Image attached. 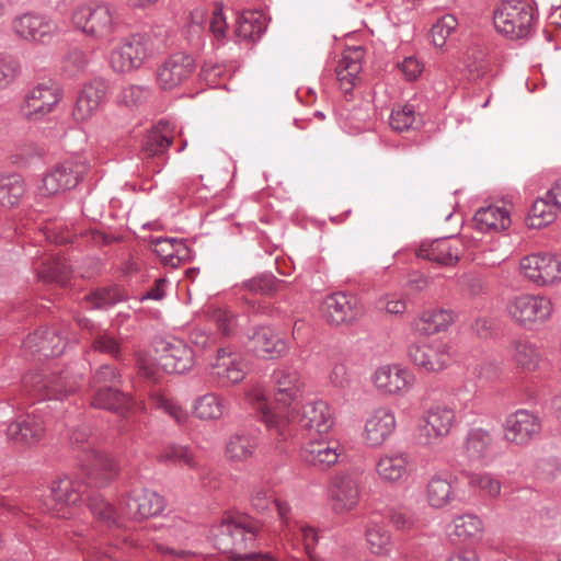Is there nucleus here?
Here are the masks:
<instances>
[{"label": "nucleus", "mask_w": 561, "mask_h": 561, "mask_svg": "<svg viewBox=\"0 0 561 561\" xmlns=\"http://www.w3.org/2000/svg\"><path fill=\"white\" fill-rule=\"evenodd\" d=\"M274 399L277 407H273L266 392L255 388L248 393L253 409L260 413L262 422L271 433L275 434L273 447L276 454L285 453L287 428L293 414L291 405L302 396L304 381L298 371L280 368L273 373Z\"/></svg>", "instance_id": "f257e3e1"}, {"label": "nucleus", "mask_w": 561, "mask_h": 561, "mask_svg": "<svg viewBox=\"0 0 561 561\" xmlns=\"http://www.w3.org/2000/svg\"><path fill=\"white\" fill-rule=\"evenodd\" d=\"M262 524L253 517L245 514H232L222 518L221 533L228 538L218 539V543L224 549L232 552L236 560L257 559L259 561H277L278 558L271 553L245 554L244 549L252 546Z\"/></svg>", "instance_id": "f03ea898"}, {"label": "nucleus", "mask_w": 561, "mask_h": 561, "mask_svg": "<svg viewBox=\"0 0 561 561\" xmlns=\"http://www.w3.org/2000/svg\"><path fill=\"white\" fill-rule=\"evenodd\" d=\"M536 22L530 0H502L493 12V24L501 35H529Z\"/></svg>", "instance_id": "7ed1b4c3"}, {"label": "nucleus", "mask_w": 561, "mask_h": 561, "mask_svg": "<svg viewBox=\"0 0 561 561\" xmlns=\"http://www.w3.org/2000/svg\"><path fill=\"white\" fill-rule=\"evenodd\" d=\"M457 423L455 409L447 404H434L426 409L416 430L420 446L434 449L443 444Z\"/></svg>", "instance_id": "20e7f679"}, {"label": "nucleus", "mask_w": 561, "mask_h": 561, "mask_svg": "<svg viewBox=\"0 0 561 561\" xmlns=\"http://www.w3.org/2000/svg\"><path fill=\"white\" fill-rule=\"evenodd\" d=\"M506 313L517 325L533 329L547 322L553 312V305L543 295L522 294L508 299Z\"/></svg>", "instance_id": "39448f33"}, {"label": "nucleus", "mask_w": 561, "mask_h": 561, "mask_svg": "<svg viewBox=\"0 0 561 561\" xmlns=\"http://www.w3.org/2000/svg\"><path fill=\"white\" fill-rule=\"evenodd\" d=\"M76 31L84 35H107L122 32V26L113 19L108 5L100 3L81 4L71 15Z\"/></svg>", "instance_id": "423d86ee"}, {"label": "nucleus", "mask_w": 561, "mask_h": 561, "mask_svg": "<svg viewBox=\"0 0 561 561\" xmlns=\"http://www.w3.org/2000/svg\"><path fill=\"white\" fill-rule=\"evenodd\" d=\"M360 495V478L351 471L335 474L328 488L329 505L336 515H346L354 511L359 504Z\"/></svg>", "instance_id": "0eeeda50"}, {"label": "nucleus", "mask_w": 561, "mask_h": 561, "mask_svg": "<svg viewBox=\"0 0 561 561\" xmlns=\"http://www.w3.org/2000/svg\"><path fill=\"white\" fill-rule=\"evenodd\" d=\"M159 46L152 37H126L111 54V66L115 71L127 72L139 68Z\"/></svg>", "instance_id": "6e6552de"}, {"label": "nucleus", "mask_w": 561, "mask_h": 561, "mask_svg": "<svg viewBox=\"0 0 561 561\" xmlns=\"http://www.w3.org/2000/svg\"><path fill=\"white\" fill-rule=\"evenodd\" d=\"M519 273L539 287L551 286L561 282V257L550 253L525 255L519 261Z\"/></svg>", "instance_id": "1a4fd4ad"}, {"label": "nucleus", "mask_w": 561, "mask_h": 561, "mask_svg": "<svg viewBox=\"0 0 561 561\" xmlns=\"http://www.w3.org/2000/svg\"><path fill=\"white\" fill-rule=\"evenodd\" d=\"M410 362L426 373H439L448 367L451 357L448 345L440 340L417 341L408 347Z\"/></svg>", "instance_id": "9d476101"}, {"label": "nucleus", "mask_w": 561, "mask_h": 561, "mask_svg": "<svg viewBox=\"0 0 561 561\" xmlns=\"http://www.w3.org/2000/svg\"><path fill=\"white\" fill-rule=\"evenodd\" d=\"M374 389L387 397H402L414 386L413 374L402 365L386 364L377 367L370 376Z\"/></svg>", "instance_id": "9b49d317"}, {"label": "nucleus", "mask_w": 561, "mask_h": 561, "mask_svg": "<svg viewBox=\"0 0 561 561\" xmlns=\"http://www.w3.org/2000/svg\"><path fill=\"white\" fill-rule=\"evenodd\" d=\"M248 373V364L243 356L229 347L219 348L209 365V375L220 388L241 382Z\"/></svg>", "instance_id": "f8f14e48"}, {"label": "nucleus", "mask_w": 561, "mask_h": 561, "mask_svg": "<svg viewBox=\"0 0 561 561\" xmlns=\"http://www.w3.org/2000/svg\"><path fill=\"white\" fill-rule=\"evenodd\" d=\"M397 417L394 411L387 405L374 409L365 420L362 438L366 446L378 448L394 433Z\"/></svg>", "instance_id": "ddd939ff"}, {"label": "nucleus", "mask_w": 561, "mask_h": 561, "mask_svg": "<svg viewBox=\"0 0 561 561\" xmlns=\"http://www.w3.org/2000/svg\"><path fill=\"white\" fill-rule=\"evenodd\" d=\"M541 424L534 413L528 410H517L508 414L502 425L503 439L516 446H524L540 432Z\"/></svg>", "instance_id": "4468645a"}, {"label": "nucleus", "mask_w": 561, "mask_h": 561, "mask_svg": "<svg viewBox=\"0 0 561 561\" xmlns=\"http://www.w3.org/2000/svg\"><path fill=\"white\" fill-rule=\"evenodd\" d=\"M322 318L330 324H348L362 314L356 296L345 293H334L327 296L320 307Z\"/></svg>", "instance_id": "2eb2a0df"}, {"label": "nucleus", "mask_w": 561, "mask_h": 561, "mask_svg": "<svg viewBox=\"0 0 561 561\" xmlns=\"http://www.w3.org/2000/svg\"><path fill=\"white\" fill-rule=\"evenodd\" d=\"M316 437H310L301 447V459L306 463L321 469H328L337 463L339 458L344 453L341 443L328 436Z\"/></svg>", "instance_id": "dca6fc26"}, {"label": "nucleus", "mask_w": 561, "mask_h": 561, "mask_svg": "<svg viewBox=\"0 0 561 561\" xmlns=\"http://www.w3.org/2000/svg\"><path fill=\"white\" fill-rule=\"evenodd\" d=\"M412 472V460L407 453H382L376 460L375 473L377 478L388 485L405 482Z\"/></svg>", "instance_id": "f3484780"}, {"label": "nucleus", "mask_w": 561, "mask_h": 561, "mask_svg": "<svg viewBox=\"0 0 561 561\" xmlns=\"http://www.w3.org/2000/svg\"><path fill=\"white\" fill-rule=\"evenodd\" d=\"M193 69L194 61L191 56L185 54L172 55L158 67L156 82L161 90H172L186 80Z\"/></svg>", "instance_id": "a211bd4d"}, {"label": "nucleus", "mask_w": 561, "mask_h": 561, "mask_svg": "<svg viewBox=\"0 0 561 561\" xmlns=\"http://www.w3.org/2000/svg\"><path fill=\"white\" fill-rule=\"evenodd\" d=\"M301 427L306 430L310 437L328 436L335 425V416L332 408L322 400L308 402L299 420Z\"/></svg>", "instance_id": "6ab92c4d"}, {"label": "nucleus", "mask_w": 561, "mask_h": 561, "mask_svg": "<svg viewBox=\"0 0 561 561\" xmlns=\"http://www.w3.org/2000/svg\"><path fill=\"white\" fill-rule=\"evenodd\" d=\"M158 364L165 373L183 374L193 366V352L182 340L163 341Z\"/></svg>", "instance_id": "aec40b11"}, {"label": "nucleus", "mask_w": 561, "mask_h": 561, "mask_svg": "<svg viewBox=\"0 0 561 561\" xmlns=\"http://www.w3.org/2000/svg\"><path fill=\"white\" fill-rule=\"evenodd\" d=\"M463 244L456 238H444L424 242L417 250V256L439 265H453L462 255Z\"/></svg>", "instance_id": "412c9836"}, {"label": "nucleus", "mask_w": 561, "mask_h": 561, "mask_svg": "<svg viewBox=\"0 0 561 561\" xmlns=\"http://www.w3.org/2000/svg\"><path fill=\"white\" fill-rule=\"evenodd\" d=\"M250 503L257 512L266 511L271 503H275L278 519L282 525V534L289 536L291 533L290 506L275 499L273 488L267 483H260L253 486L250 495Z\"/></svg>", "instance_id": "4be33fe9"}, {"label": "nucleus", "mask_w": 561, "mask_h": 561, "mask_svg": "<svg viewBox=\"0 0 561 561\" xmlns=\"http://www.w3.org/2000/svg\"><path fill=\"white\" fill-rule=\"evenodd\" d=\"M82 468L90 474L96 484L107 483L118 472V466L108 455L89 446L84 449Z\"/></svg>", "instance_id": "5701e85b"}, {"label": "nucleus", "mask_w": 561, "mask_h": 561, "mask_svg": "<svg viewBox=\"0 0 561 561\" xmlns=\"http://www.w3.org/2000/svg\"><path fill=\"white\" fill-rule=\"evenodd\" d=\"M458 478L448 471L434 474L426 485V501L431 507L443 508L455 500Z\"/></svg>", "instance_id": "b1692460"}, {"label": "nucleus", "mask_w": 561, "mask_h": 561, "mask_svg": "<svg viewBox=\"0 0 561 561\" xmlns=\"http://www.w3.org/2000/svg\"><path fill=\"white\" fill-rule=\"evenodd\" d=\"M106 85L102 80H93L83 85L72 112L77 122H85L90 119L99 110L104 99Z\"/></svg>", "instance_id": "393cba45"}, {"label": "nucleus", "mask_w": 561, "mask_h": 561, "mask_svg": "<svg viewBox=\"0 0 561 561\" xmlns=\"http://www.w3.org/2000/svg\"><path fill=\"white\" fill-rule=\"evenodd\" d=\"M251 351L260 358L276 359L287 350L286 341L270 328H260L250 339Z\"/></svg>", "instance_id": "a878e982"}, {"label": "nucleus", "mask_w": 561, "mask_h": 561, "mask_svg": "<svg viewBox=\"0 0 561 561\" xmlns=\"http://www.w3.org/2000/svg\"><path fill=\"white\" fill-rule=\"evenodd\" d=\"M41 182L39 193L51 196L75 187L79 182V171H75L72 167L58 164L48 169Z\"/></svg>", "instance_id": "bb28decb"}, {"label": "nucleus", "mask_w": 561, "mask_h": 561, "mask_svg": "<svg viewBox=\"0 0 561 561\" xmlns=\"http://www.w3.org/2000/svg\"><path fill=\"white\" fill-rule=\"evenodd\" d=\"M206 28H208L211 35H226L228 23L221 3L215 4L209 19L206 18V12L202 8H196L190 12L188 32L191 34H201Z\"/></svg>", "instance_id": "cd10ccee"}, {"label": "nucleus", "mask_w": 561, "mask_h": 561, "mask_svg": "<svg viewBox=\"0 0 561 561\" xmlns=\"http://www.w3.org/2000/svg\"><path fill=\"white\" fill-rule=\"evenodd\" d=\"M126 508L130 517L144 519L161 513L164 508V501L153 491L136 490L130 494Z\"/></svg>", "instance_id": "c85d7f7f"}, {"label": "nucleus", "mask_w": 561, "mask_h": 561, "mask_svg": "<svg viewBox=\"0 0 561 561\" xmlns=\"http://www.w3.org/2000/svg\"><path fill=\"white\" fill-rule=\"evenodd\" d=\"M473 224L481 232H501L510 228L511 213L505 206L496 204L481 207L474 214Z\"/></svg>", "instance_id": "c756f323"}, {"label": "nucleus", "mask_w": 561, "mask_h": 561, "mask_svg": "<svg viewBox=\"0 0 561 561\" xmlns=\"http://www.w3.org/2000/svg\"><path fill=\"white\" fill-rule=\"evenodd\" d=\"M448 534L459 542H477L484 535V523L472 513L456 515L448 525Z\"/></svg>", "instance_id": "7c9ffc66"}, {"label": "nucleus", "mask_w": 561, "mask_h": 561, "mask_svg": "<svg viewBox=\"0 0 561 561\" xmlns=\"http://www.w3.org/2000/svg\"><path fill=\"white\" fill-rule=\"evenodd\" d=\"M56 505H75L87 491V484L79 478L59 477L47 488Z\"/></svg>", "instance_id": "2f4dec72"}, {"label": "nucleus", "mask_w": 561, "mask_h": 561, "mask_svg": "<svg viewBox=\"0 0 561 561\" xmlns=\"http://www.w3.org/2000/svg\"><path fill=\"white\" fill-rule=\"evenodd\" d=\"M153 251L164 265L178 267L191 260V252L187 245L173 238H159L152 242Z\"/></svg>", "instance_id": "473e14b6"}, {"label": "nucleus", "mask_w": 561, "mask_h": 561, "mask_svg": "<svg viewBox=\"0 0 561 561\" xmlns=\"http://www.w3.org/2000/svg\"><path fill=\"white\" fill-rule=\"evenodd\" d=\"M259 447V437L251 433H237L229 437L225 456L231 462H245L252 458Z\"/></svg>", "instance_id": "72a5a7b5"}, {"label": "nucleus", "mask_w": 561, "mask_h": 561, "mask_svg": "<svg viewBox=\"0 0 561 561\" xmlns=\"http://www.w3.org/2000/svg\"><path fill=\"white\" fill-rule=\"evenodd\" d=\"M514 364L523 370L535 371L542 359L538 345L527 339L514 340L510 348Z\"/></svg>", "instance_id": "f704fd0d"}, {"label": "nucleus", "mask_w": 561, "mask_h": 561, "mask_svg": "<svg viewBox=\"0 0 561 561\" xmlns=\"http://www.w3.org/2000/svg\"><path fill=\"white\" fill-rule=\"evenodd\" d=\"M453 311L446 309H428L414 320V328L423 334H436L446 331L455 321Z\"/></svg>", "instance_id": "c9c22d12"}, {"label": "nucleus", "mask_w": 561, "mask_h": 561, "mask_svg": "<svg viewBox=\"0 0 561 561\" xmlns=\"http://www.w3.org/2000/svg\"><path fill=\"white\" fill-rule=\"evenodd\" d=\"M558 205L549 197V192L538 197L531 205L526 217V225L531 229H541L552 224L559 213Z\"/></svg>", "instance_id": "e433bc0d"}, {"label": "nucleus", "mask_w": 561, "mask_h": 561, "mask_svg": "<svg viewBox=\"0 0 561 561\" xmlns=\"http://www.w3.org/2000/svg\"><path fill=\"white\" fill-rule=\"evenodd\" d=\"M492 445L491 432L482 427H474L469 431L466 438V456L470 461H483L489 457Z\"/></svg>", "instance_id": "4c0bfd02"}, {"label": "nucleus", "mask_w": 561, "mask_h": 561, "mask_svg": "<svg viewBox=\"0 0 561 561\" xmlns=\"http://www.w3.org/2000/svg\"><path fill=\"white\" fill-rule=\"evenodd\" d=\"M365 541L370 553L377 557H388L392 548V535L379 522H369L365 529Z\"/></svg>", "instance_id": "58836bf2"}, {"label": "nucleus", "mask_w": 561, "mask_h": 561, "mask_svg": "<svg viewBox=\"0 0 561 561\" xmlns=\"http://www.w3.org/2000/svg\"><path fill=\"white\" fill-rule=\"evenodd\" d=\"M226 411V400L214 392L199 396L193 403V414L204 421H217L225 415Z\"/></svg>", "instance_id": "ea45409f"}, {"label": "nucleus", "mask_w": 561, "mask_h": 561, "mask_svg": "<svg viewBox=\"0 0 561 561\" xmlns=\"http://www.w3.org/2000/svg\"><path fill=\"white\" fill-rule=\"evenodd\" d=\"M270 21L262 10H244L237 19L234 35H263Z\"/></svg>", "instance_id": "a19ab883"}, {"label": "nucleus", "mask_w": 561, "mask_h": 561, "mask_svg": "<svg viewBox=\"0 0 561 561\" xmlns=\"http://www.w3.org/2000/svg\"><path fill=\"white\" fill-rule=\"evenodd\" d=\"M130 404L131 399L115 387H101L93 398L94 407L107 410L124 411L128 410Z\"/></svg>", "instance_id": "79ce46f5"}, {"label": "nucleus", "mask_w": 561, "mask_h": 561, "mask_svg": "<svg viewBox=\"0 0 561 561\" xmlns=\"http://www.w3.org/2000/svg\"><path fill=\"white\" fill-rule=\"evenodd\" d=\"M61 100L59 84L50 79L43 78L37 82V113H49Z\"/></svg>", "instance_id": "37998d69"}, {"label": "nucleus", "mask_w": 561, "mask_h": 561, "mask_svg": "<svg viewBox=\"0 0 561 561\" xmlns=\"http://www.w3.org/2000/svg\"><path fill=\"white\" fill-rule=\"evenodd\" d=\"M24 192V182L20 175L8 174L0 176V207H13L19 203Z\"/></svg>", "instance_id": "c03bdc74"}, {"label": "nucleus", "mask_w": 561, "mask_h": 561, "mask_svg": "<svg viewBox=\"0 0 561 561\" xmlns=\"http://www.w3.org/2000/svg\"><path fill=\"white\" fill-rule=\"evenodd\" d=\"M172 142L171 130L169 125H164L162 129L150 131L144 144V151L149 156H156L167 150Z\"/></svg>", "instance_id": "a18cd8bd"}, {"label": "nucleus", "mask_w": 561, "mask_h": 561, "mask_svg": "<svg viewBox=\"0 0 561 561\" xmlns=\"http://www.w3.org/2000/svg\"><path fill=\"white\" fill-rule=\"evenodd\" d=\"M33 422L23 417L16 419L7 427V436L10 442L16 445H26L35 436Z\"/></svg>", "instance_id": "49530a36"}, {"label": "nucleus", "mask_w": 561, "mask_h": 561, "mask_svg": "<svg viewBox=\"0 0 561 561\" xmlns=\"http://www.w3.org/2000/svg\"><path fill=\"white\" fill-rule=\"evenodd\" d=\"M22 73L20 61L5 54H0V91L12 84Z\"/></svg>", "instance_id": "de8ad7c7"}, {"label": "nucleus", "mask_w": 561, "mask_h": 561, "mask_svg": "<svg viewBox=\"0 0 561 561\" xmlns=\"http://www.w3.org/2000/svg\"><path fill=\"white\" fill-rule=\"evenodd\" d=\"M469 484L478 489L483 496L495 499L501 493V482L490 473H473L470 476Z\"/></svg>", "instance_id": "09e8293b"}, {"label": "nucleus", "mask_w": 561, "mask_h": 561, "mask_svg": "<svg viewBox=\"0 0 561 561\" xmlns=\"http://www.w3.org/2000/svg\"><path fill=\"white\" fill-rule=\"evenodd\" d=\"M89 508L92 515L107 526L117 525L116 513L114 508L103 497L95 495L89 499Z\"/></svg>", "instance_id": "8fccbe9b"}, {"label": "nucleus", "mask_w": 561, "mask_h": 561, "mask_svg": "<svg viewBox=\"0 0 561 561\" xmlns=\"http://www.w3.org/2000/svg\"><path fill=\"white\" fill-rule=\"evenodd\" d=\"M151 403L157 409L168 413L179 424L187 420V412L160 392H153L151 394Z\"/></svg>", "instance_id": "3c124183"}, {"label": "nucleus", "mask_w": 561, "mask_h": 561, "mask_svg": "<svg viewBox=\"0 0 561 561\" xmlns=\"http://www.w3.org/2000/svg\"><path fill=\"white\" fill-rule=\"evenodd\" d=\"M388 519L394 529L411 531L416 527V518L413 512L405 507H393L388 513Z\"/></svg>", "instance_id": "603ef678"}, {"label": "nucleus", "mask_w": 561, "mask_h": 561, "mask_svg": "<svg viewBox=\"0 0 561 561\" xmlns=\"http://www.w3.org/2000/svg\"><path fill=\"white\" fill-rule=\"evenodd\" d=\"M208 318L214 322L222 335H230L236 328V318L226 309L220 307H210Z\"/></svg>", "instance_id": "864d4df0"}, {"label": "nucleus", "mask_w": 561, "mask_h": 561, "mask_svg": "<svg viewBox=\"0 0 561 561\" xmlns=\"http://www.w3.org/2000/svg\"><path fill=\"white\" fill-rule=\"evenodd\" d=\"M160 458L188 468H194L196 465L192 451L185 446L171 445L161 453Z\"/></svg>", "instance_id": "5fc2aeb1"}, {"label": "nucleus", "mask_w": 561, "mask_h": 561, "mask_svg": "<svg viewBox=\"0 0 561 561\" xmlns=\"http://www.w3.org/2000/svg\"><path fill=\"white\" fill-rule=\"evenodd\" d=\"M124 299V293L118 287L103 288L94 291L88 298L94 308H106Z\"/></svg>", "instance_id": "6e6d98bb"}, {"label": "nucleus", "mask_w": 561, "mask_h": 561, "mask_svg": "<svg viewBox=\"0 0 561 561\" xmlns=\"http://www.w3.org/2000/svg\"><path fill=\"white\" fill-rule=\"evenodd\" d=\"M296 529L300 534L301 542L304 545V549H305L306 553L311 554V550L318 542L317 529L307 524L297 523V522L294 523L291 520V533L289 536L284 535L285 539L288 541H293L295 538Z\"/></svg>", "instance_id": "4d7b16f0"}, {"label": "nucleus", "mask_w": 561, "mask_h": 561, "mask_svg": "<svg viewBox=\"0 0 561 561\" xmlns=\"http://www.w3.org/2000/svg\"><path fill=\"white\" fill-rule=\"evenodd\" d=\"M415 121L414 108L411 105L398 106L392 110L390 126L398 131L409 129Z\"/></svg>", "instance_id": "13d9d810"}, {"label": "nucleus", "mask_w": 561, "mask_h": 561, "mask_svg": "<svg viewBox=\"0 0 561 561\" xmlns=\"http://www.w3.org/2000/svg\"><path fill=\"white\" fill-rule=\"evenodd\" d=\"M146 96L147 90L145 87L129 84L121 90L117 95V101L127 107H134L140 104Z\"/></svg>", "instance_id": "bf43d9fd"}, {"label": "nucleus", "mask_w": 561, "mask_h": 561, "mask_svg": "<svg viewBox=\"0 0 561 561\" xmlns=\"http://www.w3.org/2000/svg\"><path fill=\"white\" fill-rule=\"evenodd\" d=\"M360 70L356 65L353 67H347L344 64H339L336 68V77L340 84V88L343 92L348 93L353 90L358 80V75Z\"/></svg>", "instance_id": "052dcab7"}, {"label": "nucleus", "mask_w": 561, "mask_h": 561, "mask_svg": "<svg viewBox=\"0 0 561 561\" xmlns=\"http://www.w3.org/2000/svg\"><path fill=\"white\" fill-rule=\"evenodd\" d=\"M39 351L43 352L46 357L60 355L64 351L61 336L56 333H45L41 339Z\"/></svg>", "instance_id": "680f3d73"}, {"label": "nucleus", "mask_w": 561, "mask_h": 561, "mask_svg": "<svg viewBox=\"0 0 561 561\" xmlns=\"http://www.w3.org/2000/svg\"><path fill=\"white\" fill-rule=\"evenodd\" d=\"M35 156V147L32 141L19 142L11 156L12 162L19 167L28 164Z\"/></svg>", "instance_id": "e2e57ef3"}, {"label": "nucleus", "mask_w": 561, "mask_h": 561, "mask_svg": "<svg viewBox=\"0 0 561 561\" xmlns=\"http://www.w3.org/2000/svg\"><path fill=\"white\" fill-rule=\"evenodd\" d=\"M93 347L95 351L110 354L114 357H118L119 354V345L117 341L106 333L99 334L94 339Z\"/></svg>", "instance_id": "0e129e2a"}, {"label": "nucleus", "mask_w": 561, "mask_h": 561, "mask_svg": "<svg viewBox=\"0 0 561 561\" xmlns=\"http://www.w3.org/2000/svg\"><path fill=\"white\" fill-rule=\"evenodd\" d=\"M458 21L453 14L439 18L431 27L430 35H450L457 27Z\"/></svg>", "instance_id": "69168bd1"}, {"label": "nucleus", "mask_w": 561, "mask_h": 561, "mask_svg": "<svg viewBox=\"0 0 561 561\" xmlns=\"http://www.w3.org/2000/svg\"><path fill=\"white\" fill-rule=\"evenodd\" d=\"M378 306L390 314H403L407 309L405 301L396 295L381 297L378 301Z\"/></svg>", "instance_id": "338daca9"}, {"label": "nucleus", "mask_w": 561, "mask_h": 561, "mask_svg": "<svg viewBox=\"0 0 561 561\" xmlns=\"http://www.w3.org/2000/svg\"><path fill=\"white\" fill-rule=\"evenodd\" d=\"M328 378L330 383L336 388H345L350 385L348 369L343 363L334 364Z\"/></svg>", "instance_id": "774afa93"}]
</instances>
